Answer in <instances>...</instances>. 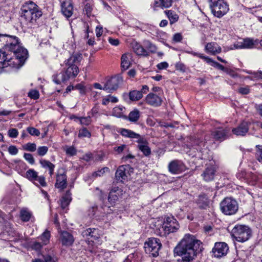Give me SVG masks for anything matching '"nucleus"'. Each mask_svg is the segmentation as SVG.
<instances>
[{
    "mask_svg": "<svg viewBox=\"0 0 262 262\" xmlns=\"http://www.w3.org/2000/svg\"><path fill=\"white\" fill-rule=\"evenodd\" d=\"M237 178L239 179H241L242 178H244L246 179H250L251 180L254 182L257 181V176L254 173H248L247 174L246 172H243L242 173H237L236 174Z\"/></svg>",
    "mask_w": 262,
    "mask_h": 262,
    "instance_id": "34",
    "label": "nucleus"
},
{
    "mask_svg": "<svg viewBox=\"0 0 262 262\" xmlns=\"http://www.w3.org/2000/svg\"><path fill=\"white\" fill-rule=\"evenodd\" d=\"M122 136L130 139H136L138 148L145 156H148L151 154V149L149 147V143L146 139L132 130L126 128H120L118 132Z\"/></svg>",
    "mask_w": 262,
    "mask_h": 262,
    "instance_id": "5",
    "label": "nucleus"
},
{
    "mask_svg": "<svg viewBox=\"0 0 262 262\" xmlns=\"http://www.w3.org/2000/svg\"><path fill=\"white\" fill-rule=\"evenodd\" d=\"M31 213L26 209H23L20 211L21 219L24 222L28 221L31 218Z\"/></svg>",
    "mask_w": 262,
    "mask_h": 262,
    "instance_id": "43",
    "label": "nucleus"
},
{
    "mask_svg": "<svg viewBox=\"0 0 262 262\" xmlns=\"http://www.w3.org/2000/svg\"><path fill=\"white\" fill-rule=\"evenodd\" d=\"M243 43L244 49H251L258 43V40L247 38L243 40Z\"/></svg>",
    "mask_w": 262,
    "mask_h": 262,
    "instance_id": "33",
    "label": "nucleus"
},
{
    "mask_svg": "<svg viewBox=\"0 0 262 262\" xmlns=\"http://www.w3.org/2000/svg\"><path fill=\"white\" fill-rule=\"evenodd\" d=\"M210 7L213 14L219 18L225 15L229 9L225 0H210Z\"/></svg>",
    "mask_w": 262,
    "mask_h": 262,
    "instance_id": "7",
    "label": "nucleus"
},
{
    "mask_svg": "<svg viewBox=\"0 0 262 262\" xmlns=\"http://www.w3.org/2000/svg\"><path fill=\"white\" fill-rule=\"evenodd\" d=\"M24 157L30 164H33L34 163V159L31 154L25 153Z\"/></svg>",
    "mask_w": 262,
    "mask_h": 262,
    "instance_id": "58",
    "label": "nucleus"
},
{
    "mask_svg": "<svg viewBox=\"0 0 262 262\" xmlns=\"http://www.w3.org/2000/svg\"><path fill=\"white\" fill-rule=\"evenodd\" d=\"M0 41L3 42L5 50L13 53L15 58H13L6 53L8 58H11L12 64L8 65L12 67L18 68L23 65L27 58V50L20 47L16 37L7 35H0Z\"/></svg>",
    "mask_w": 262,
    "mask_h": 262,
    "instance_id": "2",
    "label": "nucleus"
},
{
    "mask_svg": "<svg viewBox=\"0 0 262 262\" xmlns=\"http://www.w3.org/2000/svg\"><path fill=\"white\" fill-rule=\"evenodd\" d=\"M256 147L257 148V159L258 161L262 162V145H257Z\"/></svg>",
    "mask_w": 262,
    "mask_h": 262,
    "instance_id": "55",
    "label": "nucleus"
},
{
    "mask_svg": "<svg viewBox=\"0 0 262 262\" xmlns=\"http://www.w3.org/2000/svg\"><path fill=\"white\" fill-rule=\"evenodd\" d=\"M168 67L167 62L164 61L159 63L157 65V67L159 70L166 69Z\"/></svg>",
    "mask_w": 262,
    "mask_h": 262,
    "instance_id": "64",
    "label": "nucleus"
},
{
    "mask_svg": "<svg viewBox=\"0 0 262 262\" xmlns=\"http://www.w3.org/2000/svg\"><path fill=\"white\" fill-rule=\"evenodd\" d=\"M131 55L129 53L123 54L121 58V67L124 70H127L130 65V59Z\"/></svg>",
    "mask_w": 262,
    "mask_h": 262,
    "instance_id": "26",
    "label": "nucleus"
},
{
    "mask_svg": "<svg viewBox=\"0 0 262 262\" xmlns=\"http://www.w3.org/2000/svg\"><path fill=\"white\" fill-rule=\"evenodd\" d=\"M33 183L38 187H46L47 186L45 178L42 176H37L35 178V182Z\"/></svg>",
    "mask_w": 262,
    "mask_h": 262,
    "instance_id": "40",
    "label": "nucleus"
},
{
    "mask_svg": "<svg viewBox=\"0 0 262 262\" xmlns=\"http://www.w3.org/2000/svg\"><path fill=\"white\" fill-rule=\"evenodd\" d=\"M118 99L117 97L113 96L108 95L103 99L102 103V104L106 105L108 104L110 102L112 103H116L118 102Z\"/></svg>",
    "mask_w": 262,
    "mask_h": 262,
    "instance_id": "41",
    "label": "nucleus"
},
{
    "mask_svg": "<svg viewBox=\"0 0 262 262\" xmlns=\"http://www.w3.org/2000/svg\"><path fill=\"white\" fill-rule=\"evenodd\" d=\"M8 135L11 138H16L18 135V132L16 128H11L8 131Z\"/></svg>",
    "mask_w": 262,
    "mask_h": 262,
    "instance_id": "59",
    "label": "nucleus"
},
{
    "mask_svg": "<svg viewBox=\"0 0 262 262\" xmlns=\"http://www.w3.org/2000/svg\"><path fill=\"white\" fill-rule=\"evenodd\" d=\"M60 240L63 245L70 246L74 242V238L72 234L64 231L61 232Z\"/></svg>",
    "mask_w": 262,
    "mask_h": 262,
    "instance_id": "23",
    "label": "nucleus"
},
{
    "mask_svg": "<svg viewBox=\"0 0 262 262\" xmlns=\"http://www.w3.org/2000/svg\"><path fill=\"white\" fill-rule=\"evenodd\" d=\"M249 130V123L243 121L238 126L232 129L233 133L236 136H244Z\"/></svg>",
    "mask_w": 262,
    "mask_h": 262,
    "instance_id": "17",
    "label": "nucleus"
},
{
    "mask_svg": "<svg viewBox=\"0 0 262 262\" xmlns=\"http://www.w3.org/2000/svg\"><path fill=\"white\" fill-rule=\"evenodd\" d=\"M196 203L200 208H204L208 205V199L205 194L199 195L196 200Z\"/></svg>",
    "mask_w": 262,
    "mask_h": 262,
    "instance_id": "36",
    "label": "nucleus"
},
{
    "mask_svg": "<svg viewBox=\"0 0 262 262\" xmlns=\"http://www.w3.org/2000/svg\"><path fill=\"white\" fill-rule=\"evenodd\" d=\"M180 226L173 216H168L165 218L162 228L165 234H169L176 232L179 229Z\"/></svg>",
    "mask_w": 262,
    "mask_h": 262,
    "instance_id": "10",
    "label": "nucleus"
},
{
    "mask_svg": "<svg viewBox=\"0 0 262 262\" xmlns=\"http://www.w3.org/2000/svg\"><path fill=\"white\" fill-rule=\"evenodd\" d=\"M27 130L32 136H38L40 135L39 130L33 127H28Z\"/></svg>",
    "mask_w": 262,
    "mask_h": 262,
    "instance_id": "54",
    "label": "nucleus"
},
{
    "mask_svg": "<svg viewBox=\"0 0 262 262\" xmlns=\"http://www.w3.org/2000/svg\"><path fill=\"white\" fill-rule=\"evenodd\" d=\"M232 236L237 242H245L251 236V230L247 226L237 225L231 231Z\"/></svg>",
    "mask_w": 262,
    "mask_h": 262,
    "instance_id": "6",
    "label": "nucleus"
},
{
    "mask_svg": "<svg viewBox=\"0 0 262 262\" xmlns=\"http://www.w3.org/2000/svg\"><path fill=\"white\" fill-rule=\"evenodd\" d=\"M140 116V113L137 109H135L133 111L130 112L128 116V120L132 122H137Z\"/></svg>",
    "mask_w": 262,
    "mask_h": 262,
    "instance_id": "32",
    "label": "nucleus"
},
{
    "mask_svg": "<svg viewBox=\"0 0 262 262\" xmlns=\"http://www.w3.org/2000/svg\"><path fill=\"white\" fill-rule=\"evenodd\" d=\"M126 145L125 144H122L119 146H115L114 147V150L116 151L117 154L121 153L126 148Z\"/></svg>",
    "mask_w": 262,
    "mask_h": 262,
    "instance_id": "61",
    "label": "nucleus"
},
{
    "mask_svg": "<svg viewBox=\"0 0 262 262\" xmlns=\"http://www.w3.org/2000/svg\"><path fill=\"white\" fill-rule=\"evenodd\" d=\"M172 3V0H155V6L162 9L169 8Z\"/></svg>",
    "mask_w": 262,
    "mask_h": 262,
    "instance_id": "29",
    "label": "nucleus"
},
{
    "mask_svg": "<svg viewBox=\"0 0 262 262\" xmlns=\"http://www.w3.org/2000/svg\"><path fill=\"white\" fill-rule=\"evenodd\" d=\"M32 262H57V258L55 256L47 254L43 256V259H36Z\"/></svg>",
    "mask_w": 262,
    "mask_h": 262,
    "instance_id": "35",
    "label": "nucleus"
},
{
    "mask_svg": "<svg viewBox=\"0 0 262 262\" xmlns=\"http://www.w3.org/2000/svg\"><path fill=\"white\" fill-rule=\"evenodd\" d=\"M205 50L208 53L215 55L221 52L222 48L216 42H211L206 45Z\"/></svg>",
    "mask_w": 262,
    "mask_h": 262,
    "instance_id": "18",
    "label": "nucleus"
},
{
    "mask_svg": "<svg viewBox=\"0 0 262 262\" xmlns=\"http://www.w3.org/2000/svg\"><path fill=\"white\" fill-rule=\"evenodd\" d=\"M48 151V147L46 146H39L38 147L37 152L40 156H45Z\"/></svg>",
    "mask_w": 262,
    "mask_h": 262,
    "instance_id": "50",
    "label": "nucleus"
},
{
    "mask_svg": "<svg viewBox=\"0 0 262 262\" xmlns=\"http://www.w3.org/2000/svg\"><path fill=\"white\" fill-rule=\"evenodd\" d=\"M91 136V133L86 128H83L79 130L78 137L80 138H90Z\"/></svg>",
    "mask_w": 262,
    "mask_h": 262,
    "instance_id": "45",
    "label": "nucleus"
},
{
    "mask_svg": "<svg viewBox=\"0 0 262 262\" xmlns=\"http://www.w3.org/2000/svg\"><path fill=\"white\" fill-rule=\"evenodd\" d=\"M71 193L69 190L67 191L60 200L61 207L64 209L70 204L72 201Z\"/></svg>",
    "mask_w": 262,
    "mask_h": 262,
    "instance_id": "27",
    "label": "nucleus"
},
{
    "mask_svg": "<svg viewBox=\"0 0 262 262\" xmlns=\"http://www.w3.org/2000/svg\"><path fill=\"white\" fill-rule=\"evenodd\" d=\"M121 76L117 75L113 76L108 79L104 84L103 90L108 93H111L115 91L118 88V86L122 82Z\"/></svg>",
    "mask_w": 262,
    "mask_h": 262,
    "instance_id": "11",
    "label": "nucleus"
},
{
    "mask_svg": "<svg viewBox=\"0 0 262 262\" xmlns=\"http://www.w3.org/2000/svg\"><path fill=\"white\" fill-rule=\"evenodd\" d=\"M26 150L33 152L36 150V145L34 143H28L24 146Z\"/></svg>",
    "mask_w": 262,
    "mask_h": 262,
    "instance_id": "47",
    "label": "nucleus"
},
{
    "mask_svg": "<svg viewBox=\"0 0 262 262\" xmlns=\"http://www.w3.org/2000/svg\"><path fill=\"white\" fill-rule=\"evenodd\" d=\"M39 163L43 168L48 169L49 170L55 168V165L48 160L41 159L39 161Z\"/></svg>",
    "mask_w": 262,
    "mask_h": 262,
    "instance_id": "42",
    "label": "nucleus"
},
{
    "mask_svg": "<svg viewBox=\"0 0 262 262\" xmlns=\"http://www.w3.org/2000/svg\"><path fill=\"white\" fill-rule=\"evenodd\" d=\"M186 169V166L184 163L178 160H174L170 162L168 164V170L173 174H179Z\"/></svg>",
    "mask_w": 262,
    "mask_h": 262,
    "instance_id": "14",
    "label": "nucleus"
},
{
    "mask_svg": "<svg viewBox=\"0 0 262 262\" xmlns=\"http://www.w3.org/2000/svg\"><path fill=\"white\" fill-rule=\"evenodd\" d=\"M238 49H244L243 41H237V42L234 43L233 45V47H231L230 48L227 49L226 51H228L229 50Z\"/></svg>",
    "mask_w": 262,
    "mask_h": 262,
    "instance_id": "56",
    "label": "nucleus"
},
{
    "mask_svg": "<svg viewBox=\"0 0 262 262\" xmlns=\"http://www.w3.org/2000/svg\"><path fill=\"white\" fill-rule=\"evenodd\" d=\"M165 13L168 17L171 25L176 23L179 19V16L171 10H166Z\"/></svg>",
    "mask_w": 262,
    "mask_h": 262,
    "instance_id": "31",
    "label": "nucleus"
},
{
    "mask_svg": "<svg viewBox=\"0 0 262 262\" xmlns=\"http://www.w3.org/2000/svg\"><path fill=\"white\" fill-rule=\"evenodd\" d=\"M229 130L227 128L219 127L212 132L211 136L214 140L221 142L227 138Z\"/></svg>",
    "mask_w": 262,
    "mask_h": 262,
    "instance_id": "15",
    "label": "nucleus"
},
{
    "mask_svg": "<svg viewBox=\"0 0 262 262\" xmlns=\"http://www.w3.org/2000/svg\"><path fill=\"white\" fill-rule=\"evenodd\" d=\"M191 54L193 56H198L199 58L205 60L207 63H210L211 61H212L211 58L204 56L203 54L193 52H191Z\"/></svg>",
    "mask_w": 262,
    "mask_h": 262,
    "instance_id": "52",
    "label": "nucleus"
},
{
    "mask_svg": "<svg viewBox=\"0 0 262 262\" xmlns=\"http://www.w3.org/2000/svg\"><path fill=\"white\" fill-rule=\"evenodd\" d=\"M215 171L216 170L214 166H210L207 167L202 174L203 179L207 182L213 180L214 178Z\"/></svg>",
    "mask_w": 262,
    "mask_h": 262,
    "instance_id": "20",
    "label": "nucleus"
},
{
    "mask_svg": "<svg viewBox=\"0 0 262 262\" xmlns=\"http://www.w3.org/2000/svg\"><path fill=\"white\" fill-rule=\"evenodd\" d=\"M79 120L81 124L85 125H89L92 121L90 116H88L86 117H80L79 118Z\"/></svg>",
    "mask_w": 262,
    "mask_h": 262,
    "instance_id": "51",
    "label": "nucleus"
},
{
    "mask_svg": "<svg viewBox=\"0 0 262 262\" xmlns=\"http://www.w3.org/2000/svg\"><path fill=\"white\" fill-rule=\"evenodd\" d=\"M246 72L248 74H253L254 78L262 79V71H258L257 72L247 71Z\"/></svg>",
    "mask_w": 262,
    "mask_h": 262,
    "instance_id": "63",
    "label": "nucleus"
},
{
    "mask_svg": "<svg viewBox=\"0 0 262 262\" xmlns=\"http://www.w3.org/2000/svg\"><path fill=\"white\" fill-rule=\"evenodd\" d=\"M8 151L11 155H16L17 154L18 150L15 146L11 145L8 148Z\"/></svg>",
    "mask_w": 262,
    "mask_h": 262,
    "instance_id": "60",
    "label": "nucleus"
},
{
    "mask_svg": "<svg viewBox=\"0 0 262 262\" xmlns=\"http://www.w3.org/2000/svg\"><path fill=\"white\" fill-rule=\"evenodd\" d=\"M108 170H109L108 168L105 167L101 168L100 170L95 172L93 173V176H95V177H98V176L101 177V176H102L105 172H107Z\"/></svg>",
    "mask_w": 262,
    "mask_h": 262,
    "instance_id": "57",
    "label": "nucleus"
},
{
    "mask_svg": "<svg viewBox=\"0 0 262 262\" xmlns=\"http://www.w3.org/2000/svg\"><path fill=\"white\" fill-rule=\"evenodd\" d=\"M21 17L27 23H34L42 15L38 6L32 1L26 2L21 8Z\"/></svg>",
    "mask_w": 262,
    "mask_h": 262,
    "instance_id": "4",
    "label": "nucleus"
},
{
    "mask_svg": "<svg viewBox=\"0 0 262 262\" xmlns=\"http://www.w3.org/2000/svg\"><path fill=\"white\" fill-rule=\"evenodd\" d=\"M220 208L224 214L231 215L236 213L238 206L235 200L231 198H226L221 202Z\"/></svg>",
    "mask_w": 262,
    "mask_h": 262,
    "instance_id": "8",
    "label": "nucleus"
},
{
    "mask_svg": "<svg viewBox=\"0 0 262 262\" xmlns=\"http://www.w3.org/2000/svg\"><path fill=\"white\" fill-rule=\"evenodd\" d=\"M37 176V172L33 169H29L26 173V177L32 182H35V178Z\"/></svg>",
    "mask_w": 262,
    "mask_h": 262,
    "instance_id": "37",
    "label": "nucleus"
},
{
    "mask_svg": "<svg viewBox=\"0 0 262 262\" xmlns=\"http://www.w3.org/2000/svg\"><path fill=\"white\" fill-rule=\"evenodd\" d=\"M146 102L151 106H158L161 104L162 99L158 95L153 93H149L146 96Z\"/></svg>",
    "mask_w": 262,
    "mask_h": 262,
    "instance_id": "19",
    "label": "nucleus"
},
{
    "mask_svg": "<svg viewBox=\"0 0 262 262\" xmlns=\"http://www.w3.org/2000/svg\"><path fill=\"white\" fill-rule=\"evenodd\" d=\"M162 246L160 240L156 238H149L145 243L144 248L147 254L152 257H156L159 254V251Z\"/></svg>",
    "mask_w": 262,
    "mask_h": 262,
    "instance_id": "9",
    "label": "nucleus"
},
{
    "mask_svg": "<svg viewBox=\"0 0 262 262\" xmlns=\"http://www.w3.org/2000/svg\"><path fill=\"white\" fill-rule=\"evenodd\" d=\"M119 190L118 188H115L109 193L108 200L111 204L115 203L118 199L119 195Z\"/></svg>",
    "mask_w": 262,
    "mask_h": 262,
    "instance_id": "28",
    "label": "nucleus"
},
{
    "mask_svg": "<svg viewBox=\"0 0 262 262\" xmlns=\"http://www.w3.org/2000/svg\"><path fill=\"white\" fill-rule=\"evenodd\" d=\"M28 96L34 100L39 98V94L38 91L35 90H32L28 93Z\"/></svg>",
    "mask_w": 262,
    "mask_h": 262,
    "instance_id": "53",
    "label": "nucleus"
},
{
    "mask_svg": "<svg viewBox=\"0 0 262 262\" xmlns=\"http://www.w3.org/2000/svg\"><path fill=\"white\" fill-rule=\"evenodd\" d=\"M81 59V54L76 53L71 55L64 61L67 67V70L58 74L53 75V81L56 84H60L61 82H67L71 78H74L79 73V69L76 64L79 62Z\"/></svg>",
    "mask_w": 262,
    "mask_h": 262,
    "instance_id": "3",
    "label": "nucleus"
},
{
    "mask_svg": "<svg viewBox=\"0 0 262 262\" xmlns=\"http://www.w3.org/2000/svg\"><path fill=\"white\" fill-rule=\"evenodd\" d=\"M212 63V66L215 67L217 68L218 69H220L222 71H225V70L226 69L225 68L223 65L221 64L220 63L213 61L212 59V61H211L209 63Z\"/></svg>",
    "mask_w": 262,
    "mask_h": 262,
    "instance_id": "62",
    "label": "nucleus"
},
{
    "mask_svg": "<svg viewBox=\"0 0 262 262\" xmlns=\"http://www.w3.org/2000/svg\"><path fill=\"white\" fill-rule=\"evenodd\" d=\"M126 169L125 166H120L117 169L115 173V177L117 181L122 182L127 178Z\"/></svg>",
    "mask_w": 262,
    "mask_h": 262,
    "instance_id": "24",
    "label": "nucleus"
},
{
    "mask_svg": "<svg viewBox=\"0 0 262 262\" xmlns=\"http://www.w3.org/2000/svg\"><path fill=\"white\" fill-rule=\"evenodd\" d=\"M188 144L186 145L188 148H190V146L194 147V148L196 150L199 149V148H197V146H201V144H203V143L202 141H200L199 139H196L194 138H190L187 140Z\"/></svg>",
    "mask_w": 262,
    "mask_h": 262,
    "instance_id": "30",
    "label": "nucleus"
},
{
    "mask_svg": "<svg viewBox=\"0 0 262 262\" xmlns=\"http://www.w3.org/2000/svg\"><path fill=\"white\" fill-rule=\"evenodd\" d=\"M12 64L11 58H8L6 55V51L0 50V73L2 72L3 68L7 67L8 65Z\"/></svg>",
    "mask_w": 262,
    "mask_h": 262,
    "instance_id": "21",
    "label": "nucleus"
},
{
    "mask_svg": "<svg viewBox=\"0 0 262 262\" xmlns=\"http://www.w3.org/2000/svg\"><path fill=\"white\" fill-rule=\"evenodd\" d=\"M129 97L132 101L139 100L143 97L142 92L139 91H133L129 93Z\"/></svg>",
    "mask_w": 262,
    "mask_h": 262,
    "instance_id": "38",
    "label": "nucleus"
},
{
    "mask_svg": "<svg viewBox=\"0 0 262 262\" xmlns=\"http://www.w3.org/2000/svg\"><path fill=\"white\" fill-rule=\"evenodd\" d=\"M237 92L242 95H248L250 92V86L248 85L240 86L238 88Z\"/></svg>",
    "mask_w": 262,
    "mask_h": 262,
    "instance_id": "48",
    "label": "nucleus"
},
{
    "mask_svg": "<svg viewBox=\"0 0 262 262\" xmlns=\"http://www.w3.org/2000/svg\"><path fill=\"white\" fill-rule=\"evenodd\" d=\"M83 237L94 242V240L98 239L100 236L99 230L95 228H89L82 232Z\"/></svg>",
    "mask_w": 262,
    "mask_h": 262,
    "instance_id": "16",
    "label": "nucleus"
},
{
    "mask_svg": "<svg viewBox=\"0 0 262 262\" xmlns=\"http://www.w3.org/2000/svg\"><path fill=\"white\" fill-rule=\"evenodd\" d=\"M144 46L151 53H155L157 51V47L148 40H144L143 42Z\"/></svg>",
    "mask_w": 262,
    "mask_h": 262,
    "instance_id": "44",
    "label": "nucleus"
},
{
    "mask_svg": "<svg viewBox=\"0 0 262 262\" xmlns=\"http://www.w3.org/2000/svg\"><path fill=\"white\" fill-rule=\"evenodd\" d=\"M134 51L138 55L147 56V52L144 48L136 41H133L131 43Z\"/></svg>",
    "mask_w": 262,
    "mask_h": 262,
    "instance_id": "25",
    "label": "nucleus"
},
{
    "mask_svg": "<svg viewBox=\"0 0 262 262\" xmlns=\"http://www.w3.org/2000/svg\"><path fill=\"white\" fill-rule=\"evenodd\" d=\"M201 244L193 235L186 234L174 248V252L181 256L184 261L189 262L202 251Z\"/></svg>",
    "mask_w": 262,
    "mask_h": 262,
    "instance_id": "1",
    "label": "nucleus"
},
{
    "mask_svg": "<svg viewBox=\"0 0 262 262\" xmlns=\"http://www.w3.org/2000/svg\"><path fill=\"white\" fill-rule=\"evenodd\" d=\"M44 245L39 241H34L30 243V246L31 248L35 250H39Z\"/></svg>",
    "mask_w": 262,
    "mask_h": 262,
    "instance_id": "46",
    "label": "nucleus"
},
{
    "mask_svg": "<svg viewBox=\"0 0 262 262\" xmlns=\"http://www.w3.org/2000/svg\"><path fill=\"white\" fill-rule=\"evenodd\" d=\"M65 151L67 155L70 156H74L77 153V150L74 146H66Z\"/></svg>",
    "mask_w": 262,
    "mask_h": 262,
    "instance_id": "49",
    "label": "nucleus"
},
{
    "mask_svg": "<svg viewBox=\"0 0 262 262\" xmlns=\"http://www.w3.org/2000/svg\"><path fill=\"white\" fill-rule=\"evenodd\" d=\"M61 7L62 12L66 17L69 18L72 16L73 7L72 4L70 2H64L62 4Z\"/></svg>",
    "mask_w": 262,
    "mask_h": 262,
    "instance_id": "22",
    "label": "nucleus"
},
{
    "mask_svg": "<svg viewBox=\"0 0 262 262\" xmlns=\"http://www.w3.org/2000/svg\"><path fill=\"white\" fill-rule=\"evenodd\" d=\"M67 186V177L64 169H59L56 174V180L55 187L62 191Z\"/></svg>",
    "mask_w": 262,
    "mask_h": 262,
    "instance_id": "12",
    "label": "nucleus"
},
{
    "mask_svg": "<svg viewBox=\"0 0 262 262\" xmlns=\"http://www.w3.org/2000/svg\"><path fill=\"white\" fill-rule=\"evenodd\" d=\"M50 238V233L49 231L46 230L41 236L38 238V240L40 239L43 245H46L49 242Z\"/></svg>",
    "mask_w": 262,
    "mask_h": 262,
    "instance_id": "39",
    "label": "nucleus"
},
{
    "mask_svg": "<svg viewBox=\"0 0 262 262\" xmlns=\"http://www.w3.org/2000/svg\"><path fill=\"white\" fill-rule=\"evenodd\" d=\"M229 250L227 244L224 242L216 243L212 249V252L216 257L226 255Z\"/></svg>",
    "mask_w": 262,
    "mask_h": 262,
    "instance_id": "13",
    "label": "nucleus"
}]
</instances>
